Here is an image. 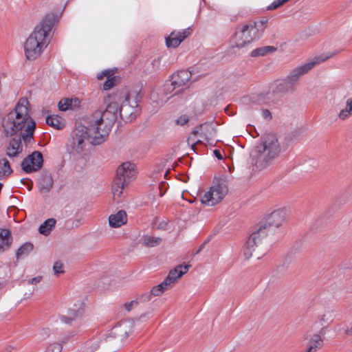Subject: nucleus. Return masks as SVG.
Segmentation results:
<instances>
[{"instance_id":"f257e3e1","label":"nucleus","mask_w":352,"mask_h":352,"mask_svg":"<svg viewBox=\"0 0 352 352\" xmlns=\"http://www.w3.org/2000/svg\"><path fill=\"white\" fill-rule=\"evenodd\" d=\"M106 108L94 113L93 126L100 129L99 135L95 136V142L105 140L111 131L118 115L122 120L131 122L135 118L138 112L139 97L136 93L127 94L117 91L109 94L104 100Z\"/></svg>"},{"instance_id":"f03ea898","label":"nucleus","mask_w":352,"mask_h":352,"mask_svg":"<svg viewBox=\"0 0 352 352\" xmlns=\"http://www.w3.org/2000/svg\"><path fill=\"white\" fill-rule=\"evenodd\" d=\"M2 126L7 136H17L10 141L6 148L9 157H16L22 152L21 140L25 145L32 143L36 122L31 116L30 104L26 98L19 100L14 108L3 118Z\"/></svg>"},{"instance_id":"7ed1b4c3","label":"nucleus","mask_w":352,"mask_h":352,"mask_svg":"<svg viewBox=\"0 0 352 352\" xmlns=\"http://www.w3.org/2000/svg\"><path fill=\"white\" fill-rule=\"evenodd\" d=\"M53 21L43 19L36 25L24 44L25 58L29 60L37 59L48 46L51 39Z\"/></svg>"},{"instance_id":"20e7f679","label":"nucleus","mask_w":352,"mask_h":352,"mask_svg":"<svg viewBox=\"0 0 352 352\" xmlns=\"http://www.w3.org/2000/svg\"><path fill=\"white\" fill-rule=\"evenodd\" d=\"M191 76L188 70H181L173 74L162 87L151 94V99L163 104L173 96L180 94L188 87Z\"/></svg>"},{"instance_id":"39448f33","label":"nucleus","mask_w":352,"mask_h":352,"mask_svg":"<svg viewBox=\"0 0 352 352\" xmlns=\"http://www.w3.org/2000/svg\"><path fill=\"white\" fill-rule=\"evenodd\" d=\"M280 151L277 137L268 134L263 137L261 143L252 150L250 155L258 167L266 168L274 162Z\"/></svg>"},{"instance_id":"423d86ee","label":"nucleus","mask_w":352,"mask_h":352,"mask_svg":"<svg viewBox=\"0 0 352 352\" xmlns=\"http://www.w3.org/2000/svg\"><path fill=\"white\" fill-rule=\"evenodd\" d=\"M94 113L91 115L88 127L78 126L71 133L68 139L67 148L72 154H80L86 148L89 142L94 145H98L104 142H95V136L100 134V129H94L93 126Z\"/></svg>"},{"instance_id":"0eeeda50","label":"nucleus","mask_w":352,"mask_h":352,"mask_svg":"<svg viewBox=\"0 0 352 352\" xmlns=\"http://www.w3.org/2000/svg\"><path fill=\"white\" fill-rule=\"evenodd\" d=\"M267 27V20H261L236 28L232 41L237 48H243L259 40Z\"/></svg>"},{"instance_id":"6e6552de","label":"nucleus","mask_w":352,"mask_h":352,"mask_svg":"<svg viewBox=\"0 0 352 352\" xmlns=\"http://www.w3.org/2000/svg\"><path fill=\"white\" fill-rule=\"evenodd\" d=\"M229 179L221 175L214 178L211 186L201 197V202L208 206H213L221 202L228 192Z\"/></svg>"},{"instance_id":"1a4fd4ad","label":"nucleus","mask_w":352,"mask_h":352,"mask_svg":"<svg viewBox=\"0 0 352 352\" xmlns=\"http://www.w3.org/2000/svg\"><path fill=\"white\" fill-rule=\"evenodd\" d=\"M268 233L266 228L261 226L256 231L251 234L248 239L243 251L244 256L246 258L248 259L254 256L259 259L266 253L267 249L263 245V242Z\"/></svg>"},{"instance_id":"9d476101","label":"nucleus","mask_w":352,"mask_h":352,"mask_svg":"<svg viewBox=\"0 0 352 352\" xmlns=\"http://www.w3.org/2000/svg\"><path fill=\"white\" fill-rule=\"evenodd\" d=\"M336 54V53L334 52L329 56H321L319 57H316L313 60H309L307 63L292 69L289 73L286 78L296 88L298 82L302 76L309 72L316 65H318L322 62L325 61L326 60L335 56Z\"/></svg>"},{"instance_id":"9b49d317","label":"nucleus","mask_w":352,"mask_h":352,"mask_svg":"<svg viewBox=\"0 0 352 352\" xmlns=\"http://www.w3.org/2000/svg\"><path fill=\"white\" fill-rule=\"evenodd\" d=\"M288 214V210L285 207L274 210L265 218L262 227H265L269 232L271 230L278 228L285 222Z\"/></svg>"},{"instance_id":"f8f14e48","label":"nucleus","mask_w":352,"mask_h":352,"mask_svg":"<svg viewBox=\"0 0 352 352\" xmlns=\"http://www.w3.org/2000/svg\"><path fill=\"white\" fill-rule=\"evenodd\" d=\"M133 322L132 321H123L112 329L111 335L107 337L106 342H111L113 338L115 342L118 343L120 346V343L133 331Z\"/></svg>"},{"instance_id":"ddd939ff","label":"nucleus","mask_w":352,"mask_h":352,"mask_svg":"<svg viewBox=\"0 0 352 352\" xmlns=\"http://www.w3.org/2000/svg\"><path fill=\"white\" fill-rule=\"evenodd\" d=\"M136 173L135 164L125 162L118 167L116 179L129 184L135 179Z\"/></svg>"},{"instance_id":"4468645a","label":"nucleus","mask_w":352,"mask_h":352,"mask_svg":"<svg viewBox=\"0 0 352 352\" xmlns=\"http://www.w3.org/2000/svg\"><path fill=\"white\" fill-rule=\"evenodd\" d=\"M43 162L42 154L38 151H34L22 162V168L28 173L35 172L41 168Z\"/></svg>"},{"instance_id":"2eb2a0df","label":"nucleus","mask_w":352,"mask_h":352,"mask_svg":"<svg viewBox=\"0 0 352 352\" xmlns=\"http://www.w3.org/2000/svg\"><path fill=\"white\" fill-rule=\"evenodd\" d=\"M60 320L68 324L75 322L76 326L78 327L83 326L86 323V320L84 318V310L82 309L69 310L67 315L60 316Z\"/></svg>"},{"instance_id":"dca6fc26","label":"nucleus","mask_w":352,"mask_h":352,"mask_svg":"<svg viewBox=\"0 0 352 352\" xmlns=\"http://www.w3.org/2000/svg\"><path fill=\"white\" fill-rule=\"evenodd\" d=\"M190 34L189 29L182 31H173L166 39V44L168 47L175 48Z\"/></svg>"},{"instance_id":"f3484780","label":"nucleus","mask_w":352,"mask_h":352,"mask_svg":"<svg viewBox=\"0 0 352 352\" xmlns=\"http://www.w3.org/2000/svg\"><path fill=\"white\" fill-rule=\"evenodd\" d=\"M98 80H105L103 89L109 90L118 83V78L115 76L113 69H105L97 75Z\"/></svg>"},{"instance_id":"a211bd4d","label":"nucleus","mask_w":352,"mask_h":352,"mask_svg":"<svg viewBox=\"0 0 352 352\" xmlns=\"http://www.w3.org/2000/svg\"><path fill=\"white\" fill-rule=\"evenodd\" d=\"M190 265H179L171 270L165 278L168 283L173 287L183 275L187 273L190 268Z\"/></svg>"},{"instance_id":"6ab92c4d","label":"nucleus","mask_w":352,"mask_h":352,"mask_svg":"<svg viewBox=\"0 0 352 352\" xmlns=\"http://www.w3.org/2000/svg\"><path fill=\"white\" fill-rule=\"evenodd\" d=\"M127 222V214L124 210H120L109 217V224L111 228H117L126 224Z\"/></svg>"},{"instance_id":"aec40b11","label":"nucleus","mask_w":352,"mask_h":352,"mask_svg":"<svg viewBox=\"0 0 352 352\" xmlns=\"http://www.w3.org/2000/svg\"><path fill=\"white\" fill-rule=\"evenodd\" d=\"M12 238L10 232L5 228H0V253L4 252L11 245Z\"/></svg>"},{"instance_id":"412c9836","label":"nucleus","mask_w":352,"mask_h":352,"mask_svg":"<svg viewBox=\"0 0 352 352\" xmlns=\"http://www.w3.org/2000/svg\"><path fill=\"white\" fill-rule=\"evenodd\" d=\"M80 105V100L78 98H64L60 100L58 108L60 111H65L76 109Z\"/></svg>"},{"instance_id":"4be33fe9","label":"nucleus","mask_w":352,"mask_h":352,"mask_svg":"<svg viewBox=\"0 0 352 352\" xmlns=\"http://www.w3.org/2000/svg\"><path fill=\"white\" fill-rule=\"evenodd\" d=\"M274 85L276 90L278 92L283 94L293 93L296 90L294 86L287 80V78L276 81Z\"/></svg>"},{"instance_id":"5701e85b","label":"nucleus","mask_w":352,"mask_h":352,"mask_svg":"<svg viewBox=\"0 0 352 352\" xmlns=\"http://www.w3.org/2000/svg\"><path fill=\"white\" fill-rule=\"evenodd\" d=\"M127 184L120 182L117 179L115 180L112 186V194L113 199L116 201H120L123 194L124 188L127 186Z\"/></svg>"},{"instance_id":"b1692460","label":"nucleus","mask_w":352,"mask_h":352,"mask_svg":"<svg viewBox=\"0 0 352 352\" xmlns=\"http://www.w3.org/2000/svg\"><path fill=\"white\" fill-rule=\"evenodd\" d=\"M46 122L48 125L58 130L63 129L65 126V120L56 115L47 117Z\"/></svg>"},{"instance_id":"393cba45","label":"nucleus","mask_w":352,"mask_h":352,"mask_svg":"<svg viewBox=\"0 0 352 352\" xmlns=\"http://www.w3.org/2000/svg\"><path fill=\"white\" fill-rule=\"evenodd\" d=\"M323 344V340L318 334L313 335L308 344L307 352H316L318 349L321 348Z\"/></svg>"},{"instance_id":"a878e982","label":"nucleus","mask_w":352,"mask_h":352,"mask_svg":"<svg viewBox=\"0 0 352 352\" xmlns=\"http://www.w3.org/2000/svg\"><path fill=\"white\" fill-rule=\"evenodd\" d=\"M161 242V238L147 234L142 236L140 239L141 244L149 248L155 247L160 245Z\"/></svg>"},{"instance_id":"bb28decb","label":"nucleus","mask_w":352,"mask_h":352,"mask_svg":"<svg viewBox=\"0 0 352 352\" xmlns=\"http://www.w3.org/2000/svg\"><path fill=\"white\" fill-rule=\"evenodd\" d=\"M56 221L53 219H47L46 221H45L38 228V231L41 234L43 235H48L52 229L54 228L56 225Z\"/></svg>"},{"instance_id":"cd10ccee","label":"nucleus","mask_w":352,"mask_h":352,"mask_svg":"<svg viewBox=\"0 0 352 352\" xmlns=\"http://www.w3.org/2000/svg\"><path fill=\"white\" fill-rule=\"evenodd\" d=\"M352 116V100L348 98L346 101L345 107L341 109L338 114V118L340 120L348 119Z\"/></svg>"},{"instance_id":"c85d7f7f","label":"nucleus","mask_w":352,"mask_h":352,"mask_svg":"<svg viewBox=\"0 0 352 352\" xmlns=\"http://www.w3.org/2000/svg\"><path fill=\"white\" fill-rule=\"evenodd\" d=\"M171 287V285L166 279H164V280L161 283L153 287L151 290L154 296H160L166 291L170 289Z\"/></svg>"},{"instance_id":"c756f323","label":"nucleus","mask_w":352,"mask_h":352,"mask_svg":"<svg viewBox=\"0 0 352 352\" xmlns=\"http://www.w3.org/2000/svg\"><path fill=\"white\" fill-rule=\"evenodd\" d=\"M53 186V179L49 175L43 176L39 181V188L42 192H48Z\"/></svg>"},{"instance_id":"7c9ffc66","label":"nucleus","mask_w":352,"mask_h":352,"mask_svg":"<svg viewBox=\"0 0 352 352\" xmlns=\"http://www.w3.org/2000/svg\"><path fill=\"white\" fill-rule=\"evenodd\" d=\"M276 48L273 46H263L254 49L251 52V56H263L268 54H272L276 51Z\"/></svg>"},{"instance_id":"2f4dec72","label":"nucleus","mask_w":352,"mask_h":352,"mask_svg":"<svg viewBox=\"0 0 352 352\" xmlns=\"http://www.w3.org/2000/svg\"><path fill=\"white\" fill-rule=\"evenodd\" d=\"M12 173L10 163L6 159L0 160V180L8 177Z\"/></svg>"},{"instance_id":"473e14b6","label":"nucleus","mask_w":352,"mask_h":352,"mask_svg":"<svg viewBox=\"0 0 352 352\" xmlns=\"http://www.w3.org/2000/svg\"><path fill=\"white\" fill-rule=\"evenodd\" d=\"M65 342V340L61 338L60 340L50 342L45 352H61L63 349L62 342Z\"/></svg>"},{"instance_id":"72a5a7b5","label":"nucleus","mask_w":352,"mask_h":352,"mask_svg":"<svg viewBox=\"0 0 352 352\" xmlns=\"http://www.w3.org/2000/svg\"><path fill=\"white\" fill-rule=\"evenodd\" d=\"M33 250V245L31 243H25L17 251L16 256L19 258L21 256L27 255Z\"/></svg>"},{"instance_id":"f704fd0d","label":"nucleus","mask_w":352,"mask_h":352,"mask_svg":"<svg viewBox=\"0 0 352 352\" xmlns=\"http://www.w3.org/2000/svg\"><path fill=\"white\" fill-rule=\"evenodd\" d=\"M153 294L151 292V290L150 291H148V292H145L141 294H140L137 299L139 301V302H148L151 300V298H153Z\"/></svg>"},{"instance_id":"c9c22d12","label":"nucleus","mask_w":352,"mask_h":352,"mask_svg":"<svg viewBox=\"0 0 352 352\" xmlns=\"http://www.w3.org/2000/svg\"><path fill=\"white\" fill-rule=\"evenodd\" d=\"M54 275L58 276L65 272L63 263L60 261H56L53 265Z\"/></svg>"},{"instance_id":"e433bc0d","label":"nucleus","mask_w":352,"mask_h":352,"mask_svg":"<svg viewBox=\"0 0 352 352\" xmlns=\"http://www.w3.org/2000/svg\"><path fill=\"white\" fill-rule=\"evenodd\" d=\"M206 129H210L212 131V132H213V129L211 127V126L207 124H204L200 125V126L197 130L194 131L192 135L200 134L201 136L206 135L204 134V131Z\"/></svg>"},{"instance_id":"4c0bfd02","label":"nucleus","mask_w":352,"mask_h":352,"mask_svg":"<svg viewBox=\"0 0 352 352\" xmlns=\"http://www.w3.org/2000/svg\"><path fill=\"white\" fill-rule=\"evenodd\" d=\"M289 0H275L273 3H272L270 6H268V10H274L276 9L280 6H282L284 3L288 1Z\"/></svg>"},{"instance_id":"58836bf2","label":"nucleus","mask_w":352,"mask_h":352,"mask_svg":"<svg viewBox=\"0 0 352 352\" xmlns=\"http://www.w3.org/2000/svg\"><path fill=\"white\" fill-rule=\"evenodd\" d=\"M139 303V301L136 298L129 302H126L124 306L127 311H131L132 309L136 307Z\"/></svg>"},{"instance_id":"ea45409f","label":"nucleus","mask_w":352,"mask_h":352,"mask_svg":"<svg viewBox=\"0 0 352 352\" xmlns=\"http://www.w3.org/2000/svg\"><path fill=\"white\" fill-rule=\"evenodd\" d=\"M188 122V117L186 115L181 116L179 117L177 120L176 123L179 125H184Z\"/></svg>"},{"instance_id":"a19ab883","label":"nucleus","mask_w":352,"mask_h":352,"mask_svg":"<svg viewBox=\"0 0 352 352\" xmlns=\"http://www.w3.org/2000/svg\"><path fill=\"white\" fill-rule=\"evenodd\" d=\"M87 345L90 349H96L99 346L98 341L90 342Z\"/></svg>"},{"instance_id":"79ce46f5","label":"nucleus","mask_w":352,"mask_h":352,"mask_svg":"<svg viewBox=\"0 0 352 352\" xmlns=\"http://www.w3.org/2000/svg\"><path fill=\"white\" fill-rule=\"evenodd\" d=\"M41 277L37 276V277L30 279L29 280V283L31 284H37L38 283H39L41 281Z\"/></svg>"},{"instance_id":"37998d69","label":"nucleus","mask_w":352,"mask_h":352,"mask_svg":"<svg viewBox=\"0 0 352 352\" xmlns=\"http://www.w3.org/2000/svg\"><path fill=\"white\" fill-rule=\"evenodd\" d=\"M263 116L265 118H270L271 116L270 112L268 110L263 111Z\"/></svg>"},{"instance_id":"c03bdc74","label":"nucleus","mask_w":352,"mask_h":352,"mask_svg":"<svg viewBox=\"0 0 352 352\" xmlns=\"http://www.w3.org/2000/svg\"><path fill=\"white\" fill-rule=\"evenodd\" d=\"M213 152H214V154L216 156V157H217L219 160H221L223 158L219 151L214 150Z\"/></svg>"},{"instance_id":"a18cd8bd","label":"nucleus","mask_w":352,"mask_h":352,"mask_svg":"<svg viewBox=\"0 0 352 352\" xmlns=\"http://www.w3.org/2000/svg\"><path fill=\"white\" fill-rule=\"evenodd\" d=\"M150 318V314L148 313H146V314H142L140 316V318Z\"/></svg>"},{"instance_id":"49530a36","label":"nucleus","mask_w":352,"mask_h":352,"mask_svg":"<svg viewBox=\"0 0 352 352\" xmlns=\"http://www.w3.org/2000/svg\"><path fill=\"white\" fill-rule=\"evenodd\" d=\"M76 333H77V331H75V333L72 332V333H69V336H68L67 337H64V338H63V339L65 340V342L69 338V337L74 336Z\"/></svg>"},{"instance_id":"de8ad7c7","label":"nucleus","mask_w":352,"mask_h":352,"mask_svg":"<svg viewBox=\"0 0 352 352\" xmlns=\"http://www.w3.org/2000/svg\"><path fill=\"white\" fill-rule=\"evenodd\" d=\"M74 223L75 224L76 227H78L80 225V219H76L74 221Z\"/></svg>"},{"instance_id":"09e8293b","label":"nucleus","mask_w":352,"mask_h":352,"mask_svg":"<svg viewBox=\"0 0 352 352\" xmlns=\"http://www.w3.org/2000/svg\"><path fill=\"white\" fill-rule=\"evenodd\" d=\"M166 175H167V172H166V173H164V177H166Z\"/></svg>"},{"instance_id":"8fccbe9b","label":"nucleus","mask_w":352,"mask_h":352,"mask_svg":"<svg viewBox=\"0 0 352 352\" xmlns=\"http://www.w3.org/2000/svg\"><path fill=\"white\" fill-rule=\"evenodd\" d=\"M351 100H352V96L351 98H349Z\"/></svg>"}]
</instances>
